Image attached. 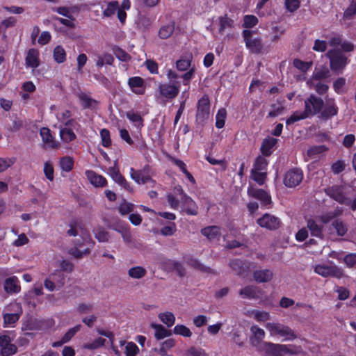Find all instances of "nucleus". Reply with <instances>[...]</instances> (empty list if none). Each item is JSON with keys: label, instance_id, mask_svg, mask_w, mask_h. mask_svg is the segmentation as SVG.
Wrapping results in <instances>:
<instances>
[{"label": "nucleus", "instance_id": "nucleus-1", "mask_svg": "<svg viewBox=\"0 0 356 356\" xmlns=\"http://www.w3.org/2000/svg\"><path fill=\"white\" fill-rule=\"evenodd\" d=\"M325 56L329 58L330 69L334 72L342 70L347 65L348 58L340 49H330Z\"/></svg>", "mask_w": 356, "mask_h": 356}, {"label": "nucleus", "instance_id": "nucleus-2", "mask_svg": "<svg viewBox=\"0 0 356 356\" xmlns=\"http://www.w3.org/2000/svg\"><path fill=\"white\" fill-rule=\"evenodd\" d=\"M300 353L295 346H288L282 344L272 343H266V356H284L286 354H297Z\"/></svg>", "mask_w": 356, "mask_h": 356}, {"label": "nucleus", "instance_id": "nucleus-3", "mask_svg": "<svg viewBox=\"0 0 356 356\" xmlns=\"http://www.w3.org/2000/svg\"><path fill=\"white\" fill-rule=\"evenodd\" d=\"M324 106V102L321 97H316L315 95L310 96L305 100V114L307 118L319 114Z\"/></svg>", "mask_w": 356, "mask_h": 356}, {"label": "nucleus", "instance_id": "nucleus-4", "mask_svg": "<svg viewBox=\"0 0 356 356\" xmlns=\"http://www.w3.org/2000/svg\"><path fill=\"white\" fill-rule=\"evenodd\" d=\"M346 187L342 185H334L327 188L325 193L332 199L334 200L341 204H350V198L347 196Z\"/></svg>", "mask_w": 356, "mask_h": 356}, {"label": "nucleus", "instance_id": "nucleus-5", "mask_svg": "<svg viewBox=\"0 0 356 356\" xmlns=\"http://www.w3.org/2000/svg\"><path fill=\"white\" fill-rule=\"evenodd\" d=\"M266 326L271 335H280L284 337V340H293L296 338L294 332L289 327L283 324L268 323Z\"/></svg>", "mask_w": 356, "mask_h": 356}, {"label": "nucleus", "instance_id": "nucleus-6", "mask_svg": "<svg viewBox=\"0 0 356 356\" xmlns=\"http://www.w3.org/2000/svg\"><path fill=\"white\" fill-rule=\"evenodd\" d=\"M314 272L323 277H332L341 279L344 276L343 270L335 265H316L314 267Z\"/></svg>", "mask_w": 356, "mask_h": 356}, {"label": "nucleus", "instance_id": "nucleus-7", "mask_svg": "<svg viewBox=\"0 0 356 356\" xmlns=\"http://www.w3.org/2000/svg\"><path fill=\"white\" fill-rule=\"evenodd\" d=\"M252 33L253 32L250 30H244L243 31L246 47L253 54H261L264 47L261 38L253 37Z\"/></svg>", "mask_w": 356, "mask_h": 356}, {"label": "nucleus", "instance_id": "nucleus-8", "mask_svg": "<svg viewBox=\"0 0 356 356\" xmlns=\"http://www.w3.org/2000/svg\"><path fill=\"white\" fill-rule=\"evenodd\" d=\"M65 284V276L61 270H56L44 281V286L53 291L56 287L61 288Z\"/></svg>", "mask_w": 356, "mask_h": 356}, {"label": "nucleus", "instance_id": "nucleus-9", "mask_svg": "<svg viewBox=\"0 0 356 356\" xmlns=\"http://www.w3.org/2000/svg\"><path fill=\"white\" fill-rule=\"evenodd\" d=\"M179 82H169L167 83H160L159 91L161 96L172 99L175 98L179 92Z\"/></svg>", "mask_w": 356, "mask_h": 356}, {"label": "nucleus", "instance_id": "nucleus-10", "mask_svg": "<svg viewBox=\"0 0 356 356\" xmlns=\"http://www.w3.org/2000/svg\"><path fill=\"white\" fill-rule=\"evenodd\" d=\"M303 178L302 172L300 169L293 168L285 174L284 184L286 187L293 188L299 185Z\"/></svg>", "mask_w": 356, "mask_h": 356}, {"label": "nucleus", "instance_id": "nucleus-11", "mask_svg": "<svg viewBox=\"0 0 356 356\" xmlns=\"http://www.w3.org/2000/svg\"><path fill=\"white\" fill-rule=\"evenodd\" d=\"M210 102L207 95H204L198 101L197 106V119L203 121L209 115Z\"/></svg>", "mask_w": 356, "mask_h": 356}, {"label": "nucleus", "instance_id": "nucleus-12", "mask_svg": "<svg viewBox=\"0 0 356 356\" xmlns=\"http://www.w3.org/2000/svg\"><path fill=\"white\" fill-rule=\"evenodd\" d=\"M257 223L261 227H265L269 230H275L280 227L282 222L280 218L266 213L257 220Z\"/></svg>", "mask_w": 356, "mask_h": 356}, {"label": "nucleus", "instance_id": "nucleus-13", "mask_svg": "<svg viewBox=\"0 0 356 356\" xmlns=\"http://www.w3.org/2000/svg\"><path fill=\"white\" fill-rule=\"evenodd\" d=\"M17 350V346L11 343V339L8 335L0 336V353L1 356H11Z\"/></svg>", "mask_w": 356, "mask_h": 356}, {"label": "nucleus", "instance_id": "nucleus-14", "mask_svg": "<svg viewBox=\"0 0 356 356\" xmlns=\"http://www.w3.org/2000/svg\"><path fill=\"white\" fill-rule=\"evenodd\" d=\"M131 177L138 184H144L147 182H151L153 185L154 181L152 179L150 176L148 175L149 166L146 165L142 170H136L134 168H131Z\"/></svg>", "mask_w": 356, "mask_h": 356}, {"label": "nucleus", "instance_id": "nucleus-15", "mask_svg": "<svg viewBox=\"0 0 356 356\" xmlns=\"http://www.w3.org/2000/svg\"><path fill=\"white\" fill-rule=\"evenodd\" d=\"M338 113V107L335 104L334 100H330L326 102L323 106L318 118L323 120H327L329 118L335 116Z\"/></svg>", "mask_w": 356, "mask_h": 356}, {"label": "nucleus", "instance_id": "nucleus-16", "mask_svg": "<svg viewBox=\"0 0 356 356\" xmlns=\"http://www.w3.org/2000/svg\"><path fill=\"white\" fill-rule=\"evenodd\" d=\"M307 228L312 236L323 238V225L314 218L307 220Z\"/></svg>", "mask_w": 356, "mask_h": 356}, {"label": "nucleus", "instance_id": "nucleus-17", "mask_svg": "<svg viewBox=\"0 0 356 356\" xmlns=\"http://www.w3.org/2000/svg\"><path fill=\"white\" fill-rule=\"evenodd\" d=\"M40 134L42 137L44 148L56 149L58 147L59 144L54 140L49 129L47 127L41 128Z\"/></svg>", "mask_w": 356, "mask_h": 356}, {"label": "nucleus", "instance_id": "nucleus-18", "mask_svg": "<svg viewBox=\"0 0 356 356\" xmlns=\"http://www.w3.org/2000/svg\"><path fill=\"white\" fill-rule=\"evenodd\" d=\"M248 195L259 200L261 201L264 205H268L271 203V197L264 190L254 188L253 187H250L248 189Z\"/></svg>", "mask_w": 356, "mask_h": 356}, {"label": "nucleus", "instance_id": "nucleus-19", "mask_svg": "<svg viewBox=\"0 0 356 356\" xmlns=\"http://www.w3.org/2000/svg\"><path fill=\"white\" fill-rule=\"evenodd\" d=\"M108 174L112 179L126 190L131 191V188L124 177L120 174V170L115 166L110 167L108 170Z\"/></svg>", "mask_w": 356, "mask_h": 356}, {"label": "nucleus", "instance_id": "nucleus-20", "mask_svg": "<svg viewBox=\"0 0 356 356\" xmlns=\"http://www.w3.org/2000/svg\"><path fill=\"white\" fill-rule=\"evenodd\" d=\"M180 201L183 205L184 211L187 214L193 216L197 214V207L191 197L187 195H184L183 197H181Z\"/></svg>", "mask_w": 356, "mask_h": 356}, {"label": "nucleus", "instance_id": "nucleus-21", "mask_svg": "<svg viewBox=\"0 0 356 356\" xmlns=\"http://www.w3.org/2000/svg\"><path fill=\"white\" fill-rule=\"evenodd\" d=\"M239 294L244 298L258 299L261 296V290L255 286H246L239 291Z\"/></svg>", "mask_w": 356, "mask_h": 356}, {"label": "nucleus", "instance_id": "nucleus-22", "mask_svg": "<svg viewBox=\"0 0 356 356\" xmlns=\"http://www.w3.org/2000/svg\"><path fill=\"white\" fill-rule=\"evenodd\" d=\"M86 175L90 182L95 187H104L107 184L106 179L103 176L94 171L87 170Z\"/></svg>", "mask_w": 356, "mask_h": 356}, {"label": "nucleus", "instance_id": "nucleus-23", "mask_svg": "<svg viewBox=\"0 0 356 356\" xmlns=\"http://www.w3.org/2000/svg\"><path fill=\"white\" fill-rule=\"evenodd\" d=\"M229 266L233 271L238 275H243L245 273L248 272L249 269V266L247 263L240 260V259H234L232 260Z\"/></svg>", "mask_w": 356, "mask_h": 356}, {"label": "nucleus", "instance_id": "nucleus-24", "mask_svg": "<svg viewBox=\"0 0 356 356\" xmlns=\"http://www.w3.org/2000/svg\"><path fill=\"white\" fill-rule=\"evenodd\" d=\"M39 53L35 49H31L27 53L26 57V65L32 68H36L39 66Z\"/></svg>", "mask_w": 356, "mask_h": 356}, {"label": "nucleus", "instance_id": "nucleus-25", "mask_svg": "<svg viewBox=\"0 0 356 356\" xmlns=\"http://www.w3.org/2000/svg\"><path fill=\"white\" fill-rule=\"evenodd\" d=\"M277 139L268 137L265 138L261 146V152L264 156H268L272 154V148L277 144Z\"/></svg>", "mask_w": 356, "mask_h": 356}, {"label": "nucleus", "instance_id": "nucleus-26", "mask_svg": "<svg viewBox=\"0 0 356 356\" xmlns=\"http://www.w3.org/2000/svg\"><path fill=\"white\" fill-rule=\"evenodd\" d=\"M253 277L257 282H267L273 277V273L268 269L256 270L253 273Z\"/></svg>", "mask_w": 356, "mask_h": 356}, {"label": "nucleus", "instance_id": "nucleus-27", "mask_svg": "<svg viewBox=\"0 0 356 356\" xmlns=\"http://www.w3.org/2000/svg\"><path fill=\"white\" fill-rule=\"evenodd\" d=\"M250 331L253 334V336L250 338V341L253 346H257L264 338L265 332L264 330L256 325L252 326Z\"/></svg>", "mask_w": 356, "mask_h": 356}, {"label": "nucleus", "instance_id": "nucleus-28", "mask_svg": "<svg viewBox=\"0 0 356 356\" xmlns=\"http://www.w3.org/2000/svg\"><path fill=\"white\" fill-rule=\"evenodd\" d=\"M331 225L339 236H345L348 230V225L340 218L334 219Z\"/></svg>", "mask_w": 356, "mask_h": 356}, {"label": "nucleus", "instance_id": "nucleus-29", "mask_svg": "<svg viewBox=\"0 0 356 356\" xmlns=\"http://www.w3.org/2000/svg\"><path fill=\"white\" fill-rule=\"evenodd\" d=\"M220 229L218 226L207 227L201 230V233L209 240L218 238L220 236Z\"/></svg>", "mask_w": 356, "mask_h": 356}, {"label": "nucleus", "instance_id": "nucleus-30", "mask_svg": "<svg viewBox=\"0 0 356 356\" xmlns=\"http://www.w3.org/2000/svg\"><path fill=\"white\" fill-rule=\"evenodd\" d=\"M15 306L17 307L16 312L13 314H5L3 315V320L5 324L12 325L15 323L19 318L22 314V309L18 304H15Z\"/></svg>", "mask_w": 356, "mask_h": 356}, {"label": "nucleus", "instance_id": "nucleus-31", "mask_svg": "<svg viewBox=\"0 0 356 356\" xmlns=\"http://www.w3.org/2000/svg\"><path fill=\"white\" fill-rule=\"evenodd\" d=\"M151 327L156 330L154 336L158 340L172 334V331L165 329L162 325L152 323Z\"/></svg>", "mask_w": 356, "mask_h": 356}, {"label": "nucleus", "instance_id": "nucleus-32", "mask_svg": "<svg viewBox=\"0 0 356 356\" xmlns=\"http://www.w3.org/2000/svg\"><path fill=\"white\" fill-rule=\"evenodd\" d=\"M79 98L81 100V104L84 108H95L97 104V102L95 99H92L86 93L81 92L79 94Z\"/></svg>", "mask_w": 356, "mask_h": 356}, {"label": "nucleus", "instance_id": "nucleus-33", "mask_svg": "<svg viewBox=\"0 0 356 356\" xmlns=\"http://www.w3.org/2000/svg\"><path fill=\"white\" fill-rule=\"evenodd\" d=\"M17 279L15 277L7 278L4 283V290L7 293H16L19 290L17 284Z\"/></svg>", "mask_w": 356, "mask_h": 356}, {"label": "nucleus", "instance_id": "nucleus-34", "mask_svg": "<svg viewBox=\"0 0 356 356\" xmlns=\"http://www.w3.org/2000/svg\"><path fill=\"white\" fill-rule=\"evenodd\" d=\"M175 31V23L163 26L159 31V36L161 39H167L172 35Z\"/></svg>", "mask_w": 356, "mask_h": 356}, {"label": "nucleus", "instance_id": "nucleus-35", "mask_svg": "<svg viewBox=\"0 0 356 356\" xmlns=\"http://www.w3.org/2000/svg\"><path fill=\"white\" fill-rule=\"evenodd\" d=\"M146 270L142 266H135L128 270V275L134 279H140L146 275Z\"/></svg>", "mask_w": 356, "mask_h": 356}, {"label": "nucleus", "instance_id": "nucleus-36", "mask_svg": "<svg viewBox=\"0 0 356 356\" xmlns=\"http://www.w3.org/2000/svg\"><path fill=\"white\" fill-rule=\"evenodd\" d=\"M160 320L168 327H172L175 321V317L172 312H166L159 314Z\"/></svg>", "mask_w": 356, "mask_h": 356}, {"label": "nucleus", "instance_id": "nucleus-37", "mask_svg": "<svg viewBox=\"0 0 356 356\" xmlns=\"http://www.w3.org/2000/svg\"><path fill=\"white\" fill-rule=\"evenodd\" d=\"M188 264L191 267L193 268L195 270H200L204 273H212V270L205 266L204 264H201L198 260L195 259H191L188 261Z\"/></svg>", "mask_w": 356, "mask_h": 356}, {"label": "nucleus", "instance_id": "nucleus-38", "mask_svg": "<svg viewBox=\"0 0 356 356\" xmlns=\"http://www.w3.org/2000/svg\"><path fill=\"white\" fill-rule=\"evenodd\" d=\"M220 33H222L227 28H232L234 26V20L230 19L227 14L219 17Z\"/></svg>", "mask_w": 356, "mask_h": 356}, {"label": "nucleus", "instance_id": "nucleus-39", "mask_svg": "<svg viewBox=\"0 0 356 356\" xmlns=\"http://www.w3.org/2000/svg\"><path fill=\"white\" fill-rule=\"evenodd\" d=\"M95 237L99 242H107L109 239V234L102 227H98L94 229Z\"/></svg>", "mask_w": 356, "mask_h": 356}, {"label": "nucleus", "instance_id": "nucleus-40", "mask_svg": "<svg viewBox=\"0 0 356 356\" xmlns=\"http://www.w3.org/2000/svg\"><path fill=\"white\" fill-rule=\"evenodd\" d=\"M114 229L122 235V237L125 243H130L132 242L133 237L130 230L127 227L120 226L117 228H114Z\"/></svg>", "mask_w": 356, "mask_h": 356}, {"label": "nucleus", "instance_id": "nucleus-41", "mask_svg": "<svg viewBox=\"0 0 356 356\" xmlns=\"http://www.w3.org/2000/svg\"><path fill=\"white\" fill-rule=\"evenodd\" d=\"M127 118L135 124V126L137 127H141L143 126V120L140 115L138 113H135L133 111H129L126 114Z\"/></svg>", "mask_w": 356, "mask_h": 356}, {"label": "nucleus", "instance_id": "nucleus-42", "mask_svg": "<svg viewBox=\"0 0 356 356\" xmlns=\"http://www.w3.org/2000/svg\"><path fill=\"white\" fill-rule=\"evenodd\" d=\"M65 51L64 49L60 46H57L54 50V58L58 63H62L65 60Z\"/></svg>", "mask_w": 356, "mask_h": 356}, {"label": "nucleus", "instance_id": "nucleus-43", "mask_svg": "<svg viewBox=\"0 0 356 356\" xmlns=\"http://www.w3.org/2000/svg\"><path fill=\"white\" fill-rule=\"evenodd\" d=\"M60 135L62 140L66 143L70 142L76 138L75 134L67 128L60 129Z\"/></svg>", "mask_w": 356, "mask_h": 356}, {"label": "nucleus", "instance_id": "nucleus-44", "mask_svg": "<svg viewBox=\"0 0 356 356\" xmlns=\"http://www.w3.org/2000/svg\"><path fill=\"white\" fill-rule=\"evenodd\" d=\"M73 163L71 157H63L60 161V166L63 170L70 172L73 168Z\"/></svg>", "mask_w": 356, "mask_h": 356}, {"label": "nucleus", "instance_id": "nucleus-45", "mask_svg": "<svg viewBox=\"0 0 356 356\" xmlns=\"http://www.w3.org/2000/svg\"><path fill=\"white\" fill-rule=\"evenodd\" d=\"M226 116H227V112L225 108H221L218 111V112L216 115V126L218 128L220 129L224 127Z\"/></svg>", "mask_w": 356, "mask_h": 356}, {"label": "nucleus", "instance_id": "nucleus-46", "mask_svg": "<svg viewBox=\"0 0 356 356\" xmlns=\"http://www.w3.org/2000/svg\"><path fill=\"white\" fill-rule=\"evenodd\" d=\"M119 3L118 1H111L108 3L106 9L104 10L103 14L105 17H111L116 10L119 9Z\"/></svg>", "mask_w": 356, "mask_h": 356}, {"label": "nucleus", "instance_id": "nucleus-47", "mask_svg": "<svg viewBox=\"0 0 356 356\" xmlns=\"http://www.w3.org/2000/svg\"><path fill=\"white\" fill-rule=\"evenodd\" d=\"M306 118H307V116L306 114H305V111H302V112L296 111V112L293 113L291 115V117L286 120V123L287 125H289V124H291L298 120L306 119Z\"/></svg>", "mask_w": 356, "mask_h": 356}, {"label": "nucleus", "instance_id": "nucleus-48", "mask_svg": "<svg viewBox=\"0 0 356 356\" xmlns=\"http://www.w3.org/2000/svg\"><path fill=\"white\" fill-rule=\"evenodd\" d=\"M173 332L176 334L190 337L192 335L191 330L184 325H177L174 327Z\"/></svg>", "mask_w": 356, "mask_h": 356}, {"label": "nucleus", "instance_id": "nucleus-49", "mask_svg": "<svg viewBox=\"0 0 356 356\" xmlns=\"http://www.w3.org/2000/svg\"><path fill=\"white\" fill-rule=\"evenodd\" d=\"M169 264L172 267L173 270L176 271L177 274L179 277H182L186 275V269L181 263L175 261H171Z\"/></svg>", "mask_w": 356, "mask_h": 356}, {"label": "nucleus", "instance_id": "nucleus-50", "mask_svg": "<svg viewBox=\"0 0 356 356\" xmlns=\"http://www.w3.org/2000/svg\"><path fill=\"white\" fill-rule=\"evenodd\" d=\"M139 352V348L134 342H128L125 347L126 356H136Z\"/></svg>", "mask_w": 356, "mask_h": 356}, {"label": "nucleus", "instance_id": "nucleus-51", "mask_svg": "<svg viewBox=\"0 0 356 356\" xmlns=\"http://www.w3.org/2000/svg\"><path fill=\"white\" fill-rule=\"evenodd\" d=\"M327 149H328L327 147L323 145L314 146L307 150V155L309 157H313L318 154H321V153H323V152L327 151Z\"/></svg>", "mask_w": 356, "mask_h": 356}, {"label": "nucleus", "instance_id": "nucleus-52", "mask_svg": "<svg viewBox=\"0 0 356 356\" xmlns=\"http://www.w3.org/2000/svg\"><path fill=\"white\" fill-rule=\"evenodd\" d=\"M267 161L265 158L259 156L255 161L254 168L252 170L261 171L267 166Z\"/></svg>", "mask_w": 356, "mask_h": 356}, {"label": "nucleus", "instance_id": "nucleus-53", "mask_svg": "<svg viewBox=\"0 0 356 356\" xmlns=\"http://www.w3.org/2000/svg\"><path fill=\"white\" fill-rule=\"evenodd\" d=\"M191 60L188 58H180L176 63V66L178 70L185 71L191 66Z\"/></svg>", "mask_w": 356, "mask_h": 356}, {"label": "nucleus", "instance_id": "nucleus-54", "mask_svg": "<svg viewBox=\"0 0 356 356\" xmlns=\"http://www.w3.org/2000/svg\"><path fill=\"white\" fill-rule=\"evenodd\" d=\"M134 205L131 203L124 201L119 206L118 210L122 215L127 214L134 210Z\"/></svg>", "mask_w": 356, "mask_h": 356}, {"label": "nucleus", "instance_id": "nucleus-55", "mask_svg": "<svg viewBox=\"0 0 356 356\" xmlns=\"http://www.w3.org/2000/svg\"><path fill=\"white\" fill-rule=\"evenodd\" d=\"M93 309V305L88 303H80L77 305L76 310L79 314H87Z\"/></svg>", "mask_w": 356, "mask_h": 356}, {"label": "nucleus", "instance_id": "nucleus-56", "mask_svg": "<svg viewBox=\"0 0 356 356\" xmlns=\"http://www.w3.org/2000/svg\"><path fill=\"white\" fill-rule=\"evenodd\" d=\"M252 175L253 179L257 182L259 185H263L266 179V173L261 172L260 171L252 170Z\"/></svg>", "mask_w": 356, "mask_h": 356}, {"label": "nucleus", "instance_id": "nucleus-57", "mask_svg": "<svg viewBox=\"0 0 356 356\" xmlns=\"http://www.w3.org/2000/svg\"><path fill=\"white\" fill-rule=\"evenodd\" d=\"M15 161L14 158H0V172L5 171Z\"/></svg>", "mask_w": 356, "mask_h": 356}, {"label": "nucleus", "instance_id": "nucleus-58", "mask_svg": "<svg viewBox=\"0 0 356 356\" xmlns=\"http://www.w3.org/2000/svg\"><path fill=\"white\" fill-rule=\"evenodd\" d=\"M330 76V71L326 67L318 70L314 74V78L316 80H321L328 78Z\"/></svg>", "mask_w": 356, "mask_h": 356}, {"label": "nucleus", "instance_id": "nucleus-59", "mask_svg": "<svg viewBox=\"0 0 356 356\" xmlns=\"http://www.w3.org/2000/svg\"><path fill=\"white\" fill-rule=\"evenodd\" d=\"M100 135L102 138V145L106 147H109L111 144L109 131L106 129H103L100 132Z\"/></svg>", "mask_w": 356, "mask_h": 356}, {"label": "nucleus", "instance_id": "nucleus-60", "mask_svg": "<svg viewBox=\"0 0 356 356\" xmlns=\"http://www.w3.org/2000/svg\"><path fill=\"white\" fill-rule=\"evenodd\" d=\"M258 23V19L254 15H245L244 17L243 26L252 28Z\"/></svg>", "mask_w": 356, "mask_h": 356}, {"label": "nucleus", "instance_id": "nucleus-61", "mask_svg": "<svg viewBox=\"0 0 356 356\" xmlns=\"http://www.w3.org/2000/svg\"><path fill=\"white\" fill-rule=\"evenodd\" d=\"M284 32H285L284 30L280 29L279 26H273L272 28V33H273V36L271 38L272 42H278L280 40L281 36L284 34Z\"/></svg>", "mask_w": 356, "mask_h": 356}, {"label": "nucleus", "instance_id": "nucleus-62", "mask_svg": "<svg viewBox=\"0 0 356 356\" xmlns=\"http://www.w3.org/2000/svg\"><path fill=\"white\" fill-rule=\"evenodd\" d=\"M254 317L258 321H266L270 319V314L267 312L255 310L252 312Z\"/></svg>", "mask_w": 356, "mask_h": 356}, {"label": "nucleus", "instance_id": "nucleus-63", "mask_svg": "<svg viewBox=\"0 0 356 356\" xmlns=\"http://www.w3.org/2000/svg\"><path fill=\"white\" fill-rule=\"evenodd\" d=\"M345 162L342 160L337 161V162L334 163L331 166L332 171L336 175L343 172L345 170Z\"/></svg>", "mask_w": 356, "mask_h": 356}, {"label": "nucleus", "instance_id": "nucleus-64", "mask_svg": "<svg viewBox=\"0 0 356 356\" xmlns=\"http://www.w3.org/2000/svg\"><path fill=\"white\" fill-rule=\"evenodd\" d=\"M356 14V3L352 1L343 13V17L351 19Z\"/></svg>", "mask_w": 356, "mask_h": 356}]
</instances>
